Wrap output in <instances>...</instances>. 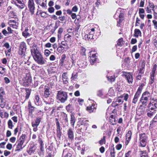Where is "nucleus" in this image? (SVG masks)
Returning a JSON list of instances; mask_svg holds the SVG:
<instances>
[{
	"label": "nucleus",
	"mask_w": 157,
	"mask_h": 157,
	"mask_svg": "<svg viewBox=\"0 0 157 157\" xmlns=\"http://www.w3.org/2000/svg\"><path fill=\"white\" fill-rule=\"evenodd\" d=\"M26 135L25 134H22L20 138L17 140V150L19 151L22 149L25 146L23 147L24 143L25 140Z\"/></svg>",
	"instance_id": "1"
},
{
	"label": "nucleus",
	"mask_w": 157,
	"mask_h": 157,
	"mask_svg": "<svg viewBox=\"0 0 157 157\" xmlns=\"http://www.w3.org/2000/svg\"><path fill=\"white\" fill-rule=\"evenodd\" d=\"M67 94L66 92L62 91H58L57 94V99L59 101L63 102L67 99Z\"/></svg>",
	"instance_id": "2"
},
{
	"label": "nucleus",
	"mask_w": 157,
	"mask_h": 157,
	"mask_svg": "<svg viewBox=\"0 0 157 157\" xmlns=\"http://www.w3.org/2000/svg\"><path fill=\"white\" fill-rule=\"evenodd\" d=\"M140 146L143 147H145L147 143V138L144 133H141L140 135Z\"/></svg>",
	"instance_id": "3"
},
{
	"label": "nucleus",
	"mask_w": 157,
	"mask_h": 157,
	"mask_svg": "<svg viewBox=\"0 0 157 157\" xmlns=\"http://www.w3.org/2000/svg\"><path fill=\"white\" fill-rule=\"evenodd\" d=\"M33 58L35 60L39 63L44 64L45 63L44 60L40 53L34 56Z\"/></svg>",
	"instance_id": "4"
},
{
	"label": "nucleus",
	"mask_w": 157,
	"mask_h": 157,
	"mask_svg": "<svg viewBox=\"0 0 157 157\" xmlns=\"http://www.w3.org/2000/svg\"><path fill=\"white\" fill-rule=\"evenodd\" d=\"M150 94L148 92H144L142 95V96L140 99V101L144 102L143 101L144 100L146 101H147L150 98Z\"/></svg>",
	"instance_id": "5"
},
{
	"label": "nucleus",
	"mask_w": 157,
	"mask_h": 157,
	"mask_svg": "<svg viewBox=\"0 0 157 157\" xmlns=\"http://www.w3.org/2000/svg\"><path fill=\"white\" fill-rule=\"evenodd\" d=\"M117 117V114L111 115L109 117V119L110 123L113 125H115L116 124V122L117 120L116 119V117Z\"/></svg>",
	"instance_id": "6"
},
{
	"label": "nucleus",
	"mask_w": 157,
	"mask_h": 157,
	"mask_svg": "<svg viewBox=\"0 0 157 157\" xmlns=\"http://www.w3.org/2000/svg\"><path fill=\"white\" fill-rule=\"evenodd\" d=\"M31 51L33 57H34V56H36V55H37L40 53L38 50L37 49L36 46L33 45V46L32 48Z\"/></svg>",
	"instance_id": "7"
},
{
	"label": "nucleus",
	"mask_w": 157,
	"mask_h": 157,
	"mask_svg": "<svg viewBox=\"0 0 157 157\" xmlns=\"http://www.w3.org/2000/svg\"><path fill=\"white\" fill-rule=\"evenodd\" d=\"M67 135L68 138L72 140L74 139V132L72 128H70L67 131Z\"/></svg>",
	"instance_id": "8"
},
{
	"label": "nucleus",
	"mask_w": 157,
	"mask_h": 157,
	"mask_svg": "<svg viewBox=\"0 0 157 157\" xmlns=\"http://www.w3.org/2000/svg\"><path fill=\"white\" fill-rule=\"evenodd\" d=\"M28 6L30 11L32 13H33L34 12L33 10L34 9V7L33 0H29Z\"/></svg>",
	"instance_id": "9"
},
{
	"label": "nucleus",
	"mask_w": 157,
	"mask_h": 157,
	"mask_svg": "<svg viewBox=\"0 0 157 157\" xmlns=\"http://www.w3.org/2000/svg\"><path fill=\"white\" fill-rule=\"evenodd\" d=\"M132 135V132L131 131H129L127 133L126 135V141L125 142V144H128L130 140L131 136Z\"/></svg>",
	"instance_id": "10"
},
{
	"label": "nucleus",
	"mask_w": 157,
	"mask_h": 157,
	"mask_svg": "<svg viewBox=\"0 0 157 157\" xmlns=\"http://www.w3.org/2000/svg\"><path fill=\"white\" fill-rule=\"evenodd\" d=\"M41 119H42L40 117H37L35 120V123H34L33 122H32V127H38L40 123Z\"/></svg>",
	"instance_id": "11"
},
{
	"label": "nucleus",
	"mask_w": 157,
	"mask_h": 157,
	"mask_svg": "<svg viewBox=\"0 0 157 157\" xmlns=\"http://www.w3.org/2000/svg\"><path fill=\"white\" fill-rule=\"evenodd\" d=\"M117 114V110L116 109H114L113 110V109H108L107 110V111L106 113V115H107L108 114L109 115L115 114Z\"/></svg>",
	"instance_id": "12"
},
{
	"label": "nucleus",
	"mask_w": 157,
	"mask_h": 157,
	"mask_svg": "<svg viewBox=\"0 0 157 157\" xmlns=\"http://www.w3.org/2000/svg\"><path fill=\"white\" fill-rule=\"evenodd\" d=\"M26 48L25 44L23 42L21 43L20 46L19 50L20 52H21V54H23L26 51Z\"/></svg>",
	"instance_id": "13"
},
{
	"label": "nucleus",
	"mask_w": 157,
	"mask_h": 157,
	"mask_svg": "<svg viewBox=\"0 0 157 157\" xmlns=\"http://www.w3.org/2000/svg\"><path fill=\"white\" fill-rule=\"evenodd\" d=\"M45 91L44 96L45 98H47L51 93L49 88L48 86H45L44 88Z\"/></svg>",
	"instance_id": "14"
},
{
	"label": "nucleus",
	"mask_w": 157,
	"mask_h": 157,
	"mask_svg": "<svg viewBox=\"0 0 157 157\" xmlns=\"http://www.w3.org/2000/svg\"><path fill=\"white\" fill-rule=\"evenodd\" d=\"M125 76L128 82L132 83V76L131 74L130 73H128L125 75Z\"/></svg>",
	"instance_id": "15"
},
{
	"label": "nucleus",
	"mask_w": 157,
	"mask_h": 157,
	"mask_svg": "<svg viewBox=\"0 0 157 157\" xmlns=\"http://www.w3.org/2000/svg\"><path fill=\"white\" fill-rule=\"evenodd\" d=\"M141 157H148L147 153L146 151H140Z\"/></svg>",
	"instance_id": "16"
},
{
	"label": "nucleus",
	"mask_w": 157,
	"mask_h": 157,
	"mask_svg": "<svg viewBox=\"0 0 157 157\" xmlns=\"http://www.w3.org/2000/svg\"><path fill=\"white\" fill-rule=\"evenodd\" d=\"M9 24L10 25L12 26H14L15 29H16L17 27V25H18V23L14 21H10L9 22Z\"/></svg>",
	"instance_id": "17"
},
{
	"label": "nucleus",
	"mask_w": 157,
	"mask_h": 157,
	"mask_svg": "<svg viewBox=\"0 0 157 157\" xmlns=\"http://www.w3.org/2000/svg\"><path fill=\"white\" fill-rule=\"evenodd\" d=\"M71 124L73 126V127L74 126V123L75 122V117L73 115H71Z\"/></svg>",
	"instance_id": "18"
},
{
	"label": "nucleus",
	"mask_w": 157,
	"mask_h": 157,
	"mask_svg": "<svg viewBox=\"0 0 157 157\" xmlns=\"http://www.w3.org/2000/svg\"><path fill=\"white\" fill-rule=\"evenodd\" d=\"M157 122V114L153 119L152 121L150 122V127L154 124V123Z\"/></svg>",
	"instance_id": "19"
},
{
	"label": "nucleus",
	"mask_w": 157,
	"mask_h": 157,
	"mask_svg": "<svg viewBox=\"0 0 157 157\" xmlns=\"http://www.w3.org/2000/svg\"><path fill=\"white\" fill-rule=\"evenodd\" d=\"M0 116L2 118H4L8 116V114L6 112H0Z\"/></svg>",
	"instance_id": "20"
},
{
	"label": "nucleus",
	"mask_w": 157,
	"mask_h": 157,
	"mask_svg": "<svg viewBox=\"0 0 157 157\" xmlns=\"http://www.w3.org/2000/svg\"><path fill=\"white\" fill-rule=\"evenodd\" d=\"M93 34L91 32H90L89 34L86 35L85 36V37L86 38H87V39H91L93 38Z\"/></svg>",
	"instance_id": "21"
},
{
	"label": "nucleus",
	"mask_w": 157,
	"mask_h": 157,
	"mask_svg": "<svg viewBox=\"0 0 157 157\" xmlns=\"http://www.w3.org/2000/svg\"><path fill=\"white\" fill-rule=\"evenodd\" d=\"M8 127L10 129H12L13 126V124L12 121L11 120H9L8 122Z\"/></svg>",
	"instance_id": "22"
},
{
	"label": "nucleus",
	"mask_w": 157,
	"mask_h": 157,
	"mask_svg": "<svg viewBox=\"0 0 157 157\" xmlns=\"http://www.w3.org/2000/svg\"><path fill=\"white\" fill-rule=\"evenodd\" d=\"M41 137L42 136H39L38 141L40 145V146H44V141H43Z\"/></svg>",
	"instance_id": "23"
},
{
	"label": "nucleus",
	"mask_w": 157,
	"mask_h": 157,
	"mask_svg": "<svg viewBox=\"0 0 157 157\" xmlns=\"http://www.w3.org/2000/svg\"><path fill=\"white\" fill-rule=\"evenodd\" d=\"M56 130H61V128L60 126V124L57 118H56Z\"/></svg>",
	"instance_id": "24"
},
{
	"label": "nucleus",
	"mask_w": 157,
	"mask_h": 157,
	"mask_svg": "<svg viewBox=\"0 0 157 157\" xmlns=\"http://www.w3.org/2000/svg\"><path fill=\"white\" fill-rule=\"evenodd\" d=\"M105 136H104L103 138L102 139L99 141V143L101 145H102L104 143H105Z\"/></svg>",
	"instance_id": "25"
},
{
	"label": "nucleus",
	"mask_w": 157,
	"mask_h": 157,
	"mask_svg": "<svg viewBox=\"0 0 157 157\" xmlns=\"http://www.w3.org/2000/svg\"><path fill=\"white\" fill-rule=\"evenodd\" d=\"M135 35L136 36H138L141 34L140 31L138 29H136L135 30Z\"/></svg>",
	"instance_id": "26"
},
{
	"label": "nucleus",
	"mask_w": 157,
	"mask_h": 157,
	"mask_svg": "<svg viewBox=\"0 0 157 157\" xmlns=\"http://www.w3.org/2000/svg\"><path fill=\"white\" fill-rule=\"evenodd\" d=\"M115 152L114 148H113L112 150H111L110 152V156L111 157H115Z\"/></svg>",
	"instance_id": "27"
},
{
	"label": "nucleus",
	"mask_w": 157,
	"mask_h": 157,
	"mask_svg": "<svg viewBox=\"0 0 157 157\" xmlns=\"http://www.w3.org/2000/svg\"><path fill=\"white\" fill-rule=\"evenodd\" d=\"M56 135L57 137L59 139H60L61 135V130H56Z\"/></svg>",
	"instance_id": "28"
},
{
	"label": "nucleus",
	"mask_w": 157,
	"mask_h": 157,
	"mask_svg": "<svg viewBox=\"0 0 157 157\" xmlns=\"http://www.w3.org/2000/svg\"><path fill=\"white\" fill-rule=\"evenodd\" d=\"M68 75L67 73H64L62 75V78L63 79H68Z\"/></svg>",
	"instance_id": "29"
},
{
	"label": "nucleus",
	"mask_w": 157,
	"mask_h": 157,
	"mask_svg": "<svg viewBox=\"0 0 157 157\" xmlns=\"http://www.w3.org/2000/svg\"><path fill=\"white\" fill-rule=\"evenodd\" d=\"M122 44H123V39L122 38H121L118 40L117 44L120 46Z\"/></svg>",
	"instance_id": "30"
},
{
	"label": "nucleus",
	"mask_w": 157,
	"mask_h": 157,
	"mask_svg": "<svg viewBox=\"0 0 157 157\" xmlns=\"http://www.w3.org/2000/svg\"><path fill=\"white\" fill-rule=\"evenodd\" d=\"M87 121H88L87 120H86V121H84V120H81L79 122L82 125H85L86 124V122Z\"/></svg>",
	"instance_id": "31"
},
{
	"label": "nucleus",
	"mask_w": 157,
	"mask_h": 157,
	"mask_svg": "<svg viewBox=\"0 0 157 157\" xmlns=\"http://www.w3.org/2000/svg\"><path fill=\"white\" fill-rule=\"evenodd\" d=\"M13 2L16 5L18 4H21V1L19 0H13Z\"/></svg>",
	"instance_id": "32"
},
{
	"label": "nucleus",
	"mask_w": 157,
	"mask_h": 157,
	"mask_svg": "<svg viewBox=\"0 0 157 157\" xmlns=\"http://www.w3.org/2000/svg\"><path fill=\"white\" fill-rule=\"evenodd\" d=\"M16 6L19 7L21 9H22L24 8L25 5L21 2V4H17Z\"/></svg>",
	"instance_id": "33"
},
{
	"label": "nucleus",
	"mask_w": 157,
	"mask_h": 157,
	"mask_svg": "<svg viewBox=\"0 0 157 157\" xmlns=\"http://www.w3.org/2000/svg\"><path fill=\"white\" fill-rule=\"evenodd\" d=\"M63 116H64L63 120H64V122L65 123H66L68 121L67 118V115L65 114H63Z\"/></svg>",
	"instance_id": "34"
},
{
	"label": "nucleus",
	"mask_w": 157,
	"mask_h": 157,
	"mask_svg": "<svg viewBox=\"0 0 157 157\" xmlns=\"http://www.w3.org/2000/svg\"><path fill=\"white\" fill-rule=\"evenodd\" d=\"M35 151V150L33 149L30 148L28 151V152L29 154L31 155L32 154L34 153Z\"/></svg>",
	"instance_id": "35"
},
{
	"label": "nucleus",
	"mask_w": 157,
	"mask_h": 157,
	"mask_svg": "<svg viewBox=\"0 0 157 157\" xmlns=\"http://www.w3.org/2000/svg\"><path fill=\"white\" fill-rule=\"evenodd\" d=\"M6 144V142H3L1 143L0 144V148H5V145Z\"/></svg>",
	"instance_id": "36"
},
{
	"label": "nucleus",
	"mask_w": 157,
	"mask_h": 157,
	"mask_svg": "<svg viewBox=\"0 0 157 157\" xmlns=\"http://www.w3.org/2000/svg\"><path fill=\"white\" fill-rule=\"evenodd\" d=\"M10 154V151L5 150L4 151V155L6 156H7Z\"/></svg>",
	"instance_id": "37"
},
{
	"label": "nucleus",
	"mask_w": 157,
	"mask_h": 157,
	"mask_svg": "<svg viewBox=\"0 0 157 157\" xmlns=\"http://www.w3.org/2000/svg\"><path fill=\"white\" fill-rule=\"evenodd\" d=\"M12 145L10 144H7L6 145V148L9 150H10L12 149Z\"/></svg>",
	"instance_id": "38"
},
{
	"label": "nucleus",
	"mask_w": 157,
	"mask_h": 157,
	"mask_svg": "<svg viewBox=\"0 0 157 157\" xmlns=\"http://www.w3.org/2000/svg\"><path fill=\"white\" fill-rule=\"evenodd\" d=\"M16 140V138L14 137H12L10 139V141L12 143H14Z\"/></svg>",
	"instance_id": "39"
},
{
	"label": "nucleus",
	"mask_w": 157,
	"mask_h": 157,
	"mask_svg": "<svg viewBox=\"0 0 157 157\" xmlns=\"http://www.w3.org/2000/svg\"><path fill=\"white\" fill-rule=\"evenodd\" d=\"M27 30L28 29L25 30V31L23 32L22 34L24 36L26 37L28 35H29V33H27Z\"/></svg>",
	"instance_id": "40"
},
{
	"label": "nucleus",
	"mask_w": 157,
	"mask_h": 157,
	"mask_svg": "<svg viewBox=\"0 0 157 157\" xmlns=\"http://www.w3.org/2000/svg\"><path fill=\"white\" fill-rule=\"evenodd\" d=\"M122 147V145L121 144H117L116 146V148L117 150H120Z\"/></svg>",
	"instance_id": "41"
},
{
	"label": "nucleus",
	"mask_w": 157,
	"mask_h": 157,
	"mask_svg": "<svg viewBox=\"0 0 157 157\" xmlns=\"http://www.w3.org/2000/svg\"><path fill=\"white\" fill-rule=\"evenodd\" d=\"M94 109H86V110L90 113H91L94 111Z\"/></svg>",
	"instance_id": "42"
},
{
	"label": "nucleus",
	"mask_w": 157,
	"mask_h": 157,
	"mask_svg": "<svg viewBox=\"0 0 157 157\" xmlns=\"http://www.w3.org/2000/svg\"><path fill=\"white\" fill-rule=\"evenodd\" d=\"M11 135V133L10 131L7 130L6 132V136L7 137H9Z\"/></svg>",
	"instance_id": "43"
},
{
	"label": "nucleus",
	"mask_w": 157,
	"mask_h": 157,
	"mask_svg": "<svg viewBox=\"0 0 157 157\" xmlns=\"http://www.w3.org/2000/svg\"><path fill=\"white\" fill-rule=\"evenodd\" d=\"M108 80L110 81L111 82L114 81V78L112 76L108 77H107Z\"/></svg>",
	"instance_id": "44"
},
{
	"label": "nucleus",
	"mask_w": 157,
	"mask_h": 157,
	"mask_svg": "<svg viewBox=\"0 0 157 157\" xmlns=\"http://www.w3.org/2000/svg\"><path fill=\"white\" fill-rule=\"evenodd\" d=\"M50 53H51V52L49 50H46L45 51V52H44L46 56H48L49 55V54Z\"/></svg>",
	"instance_id": "45"
},
{
	"label": "nucleus",
	"mask_w": 157,
	"mask_h": 157,
	"mask_svg": "<svg viewBox=\"0 0 157 157\" xmlns=\"http://www.w3.org/2000/svg\"><path fill=\"white\" fill-rule=\"evenodd\" d=\"M154 44L155 46L157 47V36L155 37L154 40Z\"/></svg>",
	"instance_id": "46"
},
{
	"label": "nucleus",
	"mask_w": 157,
	"mask_h": 157,
	"mask_svg": "<svg viewBox=\"0 0 157 157\" xmlns=\"http://www.w3.org/2000/svg\"><path fill=\"white\" fill-rule=\"evenodd\" d=\"M105 149L103 147H101L100 149L99 150L101 153H103L105 151Z\"/></svg>",
	"instance_id": "47"
},
{
	"label": "nucleus",
	"mask_w": 157,
	"mask_h": 157,
	"mask_svg": "<svg viewBox=\"0 0 157 157\" xmlns=\"http://www.w3.org/2000/svg\"><path fill=\"white\" fill-rule=\"evenodd\" d=\"M141 90H142V88L140 87H139L138 88V90L137 91L136 94H137L138 95H140V94L141 93Z\"/></svg>",
	"instance_id": "48"
},
{
	"label": "nucleus",
	"mask_w": 157,
	"mask_h": 157,
	"mask_svg": "<svg viewBox=\"0 0 157 157\" xmlns=\"http://www.w3.org/2000/svg\"><path fill=\"white\" fill-rule=\"evenodd\" d=\"M5 68L2 67H0V73L3 74L4 72Z\"/></svg>",
	"instance_id": "49"
},
{
	"label": "nucleus",
	"mask_w": 157,
	"mask_h": 157,
	"mask_svg": "<svg viewBox=\"0 0 157 157\" xmlns=\"http://www.w3.org/2000/svg\"><path fill=\"white\" fill-rule=\"evenodd\" d=\"M27 94L26 96V98L27 99L29 98L30 95V91L29 90H26Z\"/></svg>",
	"instance_id": "50"
},
{
	"label": "nucleus",
	"mask_w": 157,
	"mask_h": 157,
	"mask_svg": "<svg viewBox=\"0 0 157 157\" xmlns=\"http://www.w3.org/2000/svg\"><path fill=\"white\" fill-rule=\"evenodd\" d=\"M12 119L14 122L16 123L17 122V117H12Z\"/></svg>",
	"instance_id": "51"
},
{
	"label": "nucleus",
	"mask_w": 157,
	"mask_h": 157,
	"mask_svg": "<svg viewBox=\"0 0 157 157\" xmlns=\"http://www.w3.org/2000/svg\"><path fill=\"white\" fill-rule=\"evenodd\" d=\"M131 153V151H129L127 153H126L125 154V157H130V153Z\"/></svg>",
	"instance_id": "52"
},
{
	"label": "nucleus",
	"mask_w": 157,
	"mask_h": 157,
	"mask_svg": "<svg viewBox=\"0 0 157 157\" xmlns=\"http://www.w3.org/2000/svg\"><path fill=\"white\" fill-rule=\"evenodd\" d=\"M67 152V149H65L63 150V152L62 154V156H63L65 155H66Z\"/></svg>",
	"instance_id": "53"
},
{
	"label": "nucleus",
	"mask_w": 157,
	"mask_h": 157,
	"mask_svg": "<svg viewBox=\"0 0 157 157\" xmlns=\"http://www.w3.org/2000/svg\"><path fill=\"white\" fill-rule=\"evenodd\" d=\"M48 10L49 12L52 13L54 11V8L53 7H51L48 9Z\"/></svg>",
	"instance_id": "54"
},
{
	"label": "nucleus",
	"mask_w": 157,
	"mask_h": 157,
	"mask_svg": "<svg viewBox=\"0 0 157 157\" xmlns=\"http://www.w3.org/2000/svg\"><path fill=\"white\" fill-rule=\"evenodd\" d=\"M77 10L78 9L76 6H74L72 9V10L75 12H76L77 11Z\"/></svg>",
	"instance_id": "55"
},
{
	"label": "nucleus",
	"mask_w": 157,
	"mask_h": 157,
	"mask_svg": "<svg viewBox=\"0 0 157 157\" xmlns=\"http://www.w3.org/2000/svg\"><path fill=\"white\" fill-rule=\"evenodd\" d=\"M153 114L152 112H151L150 111V112H148L147 113V115L149 117H151L153 115Z\"/></svg>",
	"instance_id": "56"
},
{
	"label": "nucleus",
	"mask_w": 157,
	"mask_h": 157,
	"mask_svg": "<svg viewBox=\"0 0 157 157\" xmlns=\"http://www.w3.org/2000/svg\"><path fill=\"white\" fill-rule=\"evenodd\" d=\"M121 97H119L117 99V101H116V102H118V103L121 102L122 101L121 99Z\"/></svg>",
	"instance_id": "57"
},
{
	"label": "nucleus",
	"mask_w": 157,
	"mask_h": 157,
	"mask_svg": "<svg viewBox=\"0 0 157 157\" xmlns=\"http://www.w3.org/2000/svg\"><path fill=\"white\" fill-rule=\"evenodd\" d=\"M18 126H17L16 128H15L14 130V134L15 135H16L17 133L18 132Z\"/></svg>",
	"instance_id": "58"
},
{
	"label": "nucleus",
	"mask_w": 157,
	"mask_h": 157,
	"mask_svg": "<svg viewBox=\"0 0 157 157\" xmlns=\"http://www.w3.org/2000/svg\"><path fill=\"white\" fill-rule=\"evenodd\" d=\"M71 154L70 153H67L66 155H65L64 156V157H71Z\"/></svg>",
	"instance_id": "59"
},
{
	"label": "nucleus",
	"mask_w": 157,
	"mask_h": 157,
	"mask_svg": "<svg viewBox=\"0 0 157 157\" xmlns=\"http://www.w3.org/2000/svg\"><path fill=\"white\" fill-rule=\"evenodd\" d=\"M137 49V46H134L132 48V52H135Z\"/></svg>",
	"instance_id": "60"
},
{
	"label": "nucleus",
	"mask_w": 157,
	"mask_h": 157,
	"mask_svg": "<svg viewBox=\"0 0 157 157\" xmlns=\"http://www.w3.org/2000/svg\"><path fill=\"white\" fill-rule=\"evenodd\" d=\"M71 16L73 19H75L76 17L75 14L74 13H71Z\"/></svg>",
	"instance_id": "61"
},
{
	"label": "nucleus",
	"mask_w": 157,
	"mask_h": 157,
	"mask_svg": "<svg viewBox=\"0 0 157 157\" xmlns=\"http://www.w3.org/2000/svg\"><path fill=\"white\" fill-rule=\"evenodd\" d=\"M4 80H5V82L6 83H8L10 82L9 79L7 77H5L4 78Z\"/></svg>",
	"instance_id": "62"
},
{
	"label": "nucleus",
	"mask_w": 157,
	"mask_h": 157,
	"mask_svg": "<svg viewBox=\"0 0 157 157\" xmlns=\"http://www.w3.org/2000/svg\"><path fill=\"white\" fill-rule=\"evenodd\" d=\"M55 38L54 37L51 38L50 39V41L52 43L54 42L55 41Z\"/></svg>",
	"instance_id": "63"
},
{
	"label": "nucleus",
	"mask_w": 157,
	"mask_h": 157,
	"mask_svg": "<svg viewBox=\"0 0 157 157\" xmlns=\"http://www.w3.org/2000/svg\"><path fill=\"white\" fill-rule=\"evenodd\" d=\"M50 59L51 60H54L55 59V57L53 55H52L50 57Z\"/></svg>",
	"instance_id": "64"
}]
</instances>
